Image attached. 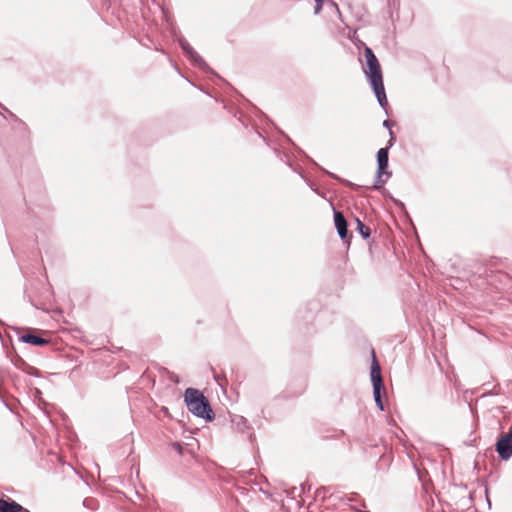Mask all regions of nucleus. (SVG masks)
Returning a JSON list of instances; mask_svg holds the SVG:
<instances>
[{
	"mask_svg": "<svg viewBox=\"0 0 512 512\" xmlns=\"http://www.w3.org/2000/svg\"><path fill=\"white\" fill-rule=\"evenodd\" d=\"M364 56L366 59V68L364 73L368 79V82L377 98L379 105L383 108L387 114V97L383 84V76L379 61L370 47H365Z\"/></svg>",
	"mask_w": 512,
	"mask_h": 512,
	"instance_id": "obj_1",
	"label": "nucleus"
},
{
	"mask_svg": "<svg viewBox=\"0 0 512 512\" xmlns=\"http://www.w3.org/2000/svg\"><path fill=\"white\" fill-rule=\"evenodd\" d=\"M184 401L188 411L194 416L207 421H212L215 418L208 399L198 389L187 388L184 393Z\"/></svg>",
	"mask_w": 512,
	"mask_h": 512,
	"instance_id": "obj_2",
	"label": "nucleus"
},
{
	"mask_svg": "<svg viewBox=\"0 0 512 512\" xmlns=\"http://www.w3.org/2000/svg\"><path fill=\"white\" fill-rule=\"evenodd\" d=\"M389 147L380 148L377 152V171L374 184L369 189L379 190L391 177L392 173L388 171Z\"/></svg>",
	"mask_w": 512,
	"mask_h": 512,
	"instance_id": "obj_3",
	"label": "nucleus"
},
{
	"mask_svg": "<svg viewBox=\"0 0 512 512\" xmlns=\"http://www.w3.org/2000/svg\"><path fill=\"white\" fill-rule=\"evenodd\" d=\"M371 382L373 386V396L377 407L384 411V404L382 401V395L386 394L382 375H381V367L376 359L375 353L373 352V358L371 362V371H370Z\"/></svg>",
	"mask_w": 512,
	"mask_h": 512,
	"instance_id": "obj_4",
	"label": "nucleus"
},
{
	"mask_svg": "<svg viewBox=\"0 0 512 512\" xmlns=\"http://www.w3.org/2000/svg\"><path fill=\"white\" fill-rule=\"evenodd\" d=\"M178 43L183 50L185 56L192 62V64L199 69L209 72L211 68L204 61V59L192 48L188 41L184 37L178 38Z\"/></svg>",
	"mask_w": 512,
	"mask_h": 512,
	"instance_id": "obj_5",
	"label": "nucleus"
},
{
	"mask_svg": "<svg viewBox=\"0 0 512 512\" xmlns=\"http://www.w3.org/2000/svg\"><path fill=\"white\" fill-rule=\"evenodd\" d=\"M334 212V223L336 231L343 242L349 244L348 222L341 211H337L334 204L330 202Z\"/></svg>",
	"mask_w": 512,
	"mask_h": 512,
	"instance_id": "obj_6",
	"label": "nucleus"
},
{
	"mask_svg": "<svg viewBox=\"0 0 512 512\" xmlns=\"http://www.w3.org/2000/svg\"><path fill=\"white\" fill-rule=\"evenodd\" d=\"M495 449L500 459L509 460L512 457V440L510 437L500 436L495 444Z\"/></svg>",
	"mask_w": 512,
	"mask_h": 512,
	"instance_id": "obj_7",
	"label": "nucleus"
},
{
	"mask_svg": "<svg viewBox=\"0 0 512 512\" xmlns=\"http://www.w3.org/2000/svg\"><path fill=\"white\" fill-rule=\"evenodd\" d=\"M19 340L25 344H29L32 346L42 347L50 343L49 339L42 337L41 335L35 334L33 331L29 330L27 333L19 336Z\"/></svg>",
	"mask_w": 512,
	"mask_h": 512,
	"instance_id": "obj_8",
	"label": "nucleus"
},
{
	"mask_svg": "<svg viewBox=\"0 0 512 512\" xmlns=\"http://www.w3.org/2000/svg\"><path fill=\"white\" fill-rule=\"evenodd\" d=\"M21 505L12 499L0 498V512H18Z\"/></svg>",
	"mask_w": 512,
	"mask_h": 512,
	"instance_id": "obj_9",
	"label": "nucleus"
},
{
	"mask_svg": "<svg viewBox=\"0 0 512 512\" xmlns=\"http://www.w3.org/2000/svg\"><path fill=\"white\" fill-rule=\"evenodd\" d=\"M232 423L236 427V429L242 433L245 432L249 428L248 421L243 416H239V415L234 416L232 419Z\"/></svg>",
	"mask_w": 512,
	"mask_h": 512,
	"instance_id": "obj_10",
	"label": "nucleus"
},
{
	"mask_svg": "<svg viewBox=\"0 0 512 512\" xmlns=\"http://www.w3.org/2000/svg\"><path fill=\"white\" fill-rule=\"evenodd\" d=\"M356 230L363 239H368L371 235V229L364 224L359 218H355Z\"/></svg>",
	"mask_w": 512,
	"mask_h": 512,
	"instance_id": "obj_11",
	"label": "nucleus"
},
{
	"mask_svg": "<svg viewBox=\"0 0 512 512\" xmlns=\"http://www.w3.org/2000/svg\"><path fill=\"white\" fill-rule=\"evenodd\" d=\"M83 507L91 511H96L99 508V503L95 498L87 497L83 500Z\"/></svg>",
	"mask_w": 512,
	"mask_h": 512,
	"instance_id": "obj_12",
	"label": "nucleus"
},
{
	"mask_svg": "<svg viewBox=\"0 0 512 512\" xmlns=\"http://www.w3.org/2000/svg\"><path fill=\"white\" fill-rule=\"evenodd\" d=\"M322 170H323L326 174H328L331 178L336 179V180H338V181H341L342 183H344V184H345L346 186H348V187H351V188H355V187H357L354 183H352V182H350V181H348V180H343V179H341L339 176H337L336 174H334V173H332V172H329V171H327V170H325V169H322Z\"/></svg>",
	"mask_w": 512,
	"mask_h": 512,
	"instance_id": "obj_13",
	"label": "nucleus"
},
{
	"mask_svg": "<svg viewBox=\"0 0 512 512\" xmlns=\"http://www.w3.org/2000/svg\"><path fill=\"white\" fill-rule=\"evenodd\" d=\"M15 366L20 369L21 371H23L24 373H27L29 367L31 366L30 364H28L26 361H24L23 359H19V361H17L15 363Z\"/></svg>",
	"mask_w": 512,
	"mask_h": 512,
	"instance_id": "obj_14",
	"label": "nucleus"
},
{
	"mask_svg": "<svg viewBox=\"0 0 512 512\" xmlns=\"http://www.w3.org/2000/svg\"><path fill=\"white\" fill-rule=\"evenodd\" d=\"M15 366L20 369L21 371H23L24 373H27L29 367L31 366L30 364H28L26 361H24L23 359H19V361H17L15 363Z\"/></svg>",
	"mask_w": 512,
	"mask_h": 512,
	"instance_id": "obj_15",
	"label": "nucleus"
},
{
	"mask_svg": "<svg viewBox=\"0 0 512 512\" xmlns=\"http://www.w3.org/2000/svg\"><path fill=\"white\" fill-rule=\"evenodd\" d=\"M26 374L34 376V377H40L41 371L34 366H30Z\"/></svg>",
	"mask_w": 512,
	"mask_h": 512,
	"instance_id": "obj_16",
	"label": "nucleus"
},
{
	"mask_svg": "<svg viewBox=\"0 0 512 512\" xmlns=\"http://www.w3.org/2000/svg\"><path fill=\"white\" fill-rule=\"evenodd\" d=\"M316 5H315V9H314V13L315 14H318L321 9H322V6H323V0H314Z\"/></svg>",
	"mask_w": 512,
	"mask_h": 512,
	"instance_id": "obj_17",
	"label": "nucleus"
},
{
	"mask_svg": "<svg viewBox=\"0 0 512 512\" xmlns=\"http://www.w3.org/2000/svg\"><path fill=\"white\" fill-rule=\"evenodd\" d=\"M389 136H390V139H389L388 145L386 147H389V149H390L394 145V142H395V137H394L392 130L389 131Z\"/></svg>",
	"mask_w": 512,
	"mask_h": 512,
	"instance_id": "obj_18",
	"label": "nucleus"
},
{
	"mask_svg": "<svg viewBox=\"0 0 512 512\" xmlns=\"http://www.w3.org/2000/svg\"><path fill=\"white\" fill-rule=\"evenodd\" d=\"M326 487H320L317 489L316 491V495L317 497L321 496L323 494V497L325 496V492H326Z\"/></svg>",
	"mask_w": 512,
	"mask_h": 512,
	"instance_id": "obj_19",
	"label": "nucleus"
},
{
	"mask_svg": "<svg viewBox=\"0 0 512 512\" xmlns=\"http://www.w3.org/2000/svg\"><path fill=\"white\" fill-rule=\"evenodd\" d=\"M391 125L392 124H391L390 120L386 119V120L383 121V126L388 128L389 131L391 130Z\"/></svg>",
	"mask_w": 512,
	"mask_h": 512,
	"instance_id": "obj_20",
	"label": "nucleus"
},
{
	"mask_svg": "<svg viewBox=\"0 0 512 512\" xmlns=\"http://www.w3.org/2000/svg\"><path fill=\"white\" fill-rule=\"evenodd\" d=\"M503 437H510L512 440V426L509 428L508 432L502 435Z\"/></svg>",
	"mask_w": 512,
	"mask_h": 512,
	"instance_id": "obj_21",
	"label": "nucleus"
},
{
	"mask_svg": "<svg viewBox=\"0 0 512 512\" xmlns=\"http://www.w3.org/2000/svg\"><path fill=\"white\" fill-rule=\"evenodd\" d=\"M170 379L175 383H179V376L176 374H172Z\"/></svg>",
	"mask_w": 512,
	"mask_h": 512,
	"instance_id": "obj_22",
	"label": "nucleus"
},
{
	"mask_svg": "<svg viewBox=\"0 0 512 512\" xmlns=\"http://www.w3.org/2000/svg\"><path fill=\"white\" fill-rule=\"evenodd\" d=\"M174 446H175L176 450H178L180 453L182 452V447L179 443H175Z\"/></svg>",
	"mask_w": 512,
	"mask_h": 512,
	"instance_id": "obj_23",
	"label": "nucleus"
},
{
	"mask_svg": "<svg viewBox=\"0 0 512 512\" xmlns=\"http://www.w3.org/2000/svg\"><path fill=\"white\" fill-rule=\"evenodd\" d=\"M312 190H313L316 194H318L319 196L324 197V195L319 191V189H317V188H312Z\"/></svg>",
	"mask_w": 512,
	"mask_h": 512,
	"instance_id": "obj_24",
	"label": "nucleus"
},
{
	"mask_svg": "<svg viewBox=\"0 0 512 512\" xmlns=\"http://www.w3.org/2000/svg\"><path fill=\"white\" fill-rule=\"evenodd\" d=\"M18 512H31V511H29L28 509H26L25 507H23L21 505L20 511H18Z\"/></svg>",
	"mask_w": 512,
	"mask_h": 512,
	"instance_id": "obj_25",
	"label": "nucleus"
}]
</instances>
